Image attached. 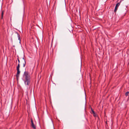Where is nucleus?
Masks as SVG:
<instances>
[{"label":"nucleus","mask_w":129,"mask_h":129,"mask_svg":"<svg viewBox=\"0 0 129 129\" xmlns=\"http://www.w3.org/2000/svg\"><path fill=\"white\" fill-rule=\"evenodd\" d=\"M23 76L25 79L30 78V76L27 71H25L24 72Z\"/></svg>","instance_id":"f257e3e1"},{"label":"nucleus","mask_w":129,"mask_h":129,"mask_svg":"<svg viewBox=\"0 0 129 129\" xmlns=\"http://www.w3.org/2000/svg\"><path fill=\"white\" fill-rule=\"evenodd\" d=\"M30 78L25 79L24 81L25 84L26 85H28L30 83Z\"/></svg>","instance_id":"f03ea898"},{"label":"nucleus","mask_w":129,"mask_h":129,"mask_svg":"<svg viewBox=\"0 0 129 129\" xmlns=\"http://www.w3.org/2000/svg\"><path fill=\"white\" fill-rule=\"evenodd\" d=\"M31 120V125L32 126V127H33V128L34 129H36V126L35 125H34L33 121V119L32 118H31L30 119Z\"/></svg>","instance_id":"7ed1b4c3"},{"label":"nucleus","mask_w":129,"mask_h":129,"mask_svg":"<svg viewBox=\"0 0 129 129\" xmlns=\"http://www.w3.org/2000/svg\"><path fill=\"white\" fill-rule=\"evenodd\" d=\"M120 4L119 3H117L116 5L115 9L114 11V12H116L117 10L118 7L120 5Z\"/></svg>","instance_id":"20e7f679"},{"label":"nucleus","mask_w":129,"mask_h":129,"mask_svg":"<svg viewBox=\"0 0 129 129\" xmlns=\"http://www.w3.org/2000/svg\"><path fill=\"white\" fill-rule=\"evenodd\" d=\"M17 72L16 75V78L17 80H18V78L19 77V75L20 73V71H19V70H17Z\"/></svg>","instance_id":"39448f33"},{"label":"nucleus","mask_w":129,"mask_h":129,"mask_svg":"<svg viewBox=\"0 0 129 129\" xmlns=\"http://www.w3.org/2000/svg\"><path fill=\"white\" fill-rule=\"evenodd\" d=\"M16 33L17 34V37L18 38V40H19L20 41V36L18 33L16 32Z\"/></svg>","instance_id":"423d86ee"},{"label":"nucleus","mask_w":129,"mask_h":129,"mask_svg":"<svg viewBox=\"0 0 129 129\" xmlns=\"http://www.w3.org/2000/svg\"><path fill=\"white\" fill-rule=\"evenodd\" d=\"M23 58L24 60V62L23 63V67H25V66L26 63V62L25 60V59H24V58Z\"/></svg>","instance_id":"0eeeda50"},{"label":"nucleus","mask_w":129,"mask_h":129,"mask_svg":"<svg viewBox=\"0 0 129 129\" xmlns=\"http://www.w3.org/2000/svg\"><path fill=\"white\" fill-rule=\"evenodd\" d=\"M20 66V64H18L17 66L16 67L17 70H19Z\"/></svg>","instance_id":"6e6552de"},{"label":"nucleus","mask_w":129,"mask_h":129,"mask_svg":"<svg viewBox=\"0 0 129 129\" xmlns=\"http://www.w3.org/2000/svg\"><path fill=\"white\" fill-rule=\"evenodd\" d=\"M4 11L3 10L2 11V13H1V19H3V15H4Z\"/></svg>","instance_id":"1a4fd4ad"},{"label":"nucleus","mask_w":129,"mask_h":129,"mask_svg":"<svg viewBox=\"0 0 129 129\" xmlns=\"http://www.w3.org/2000/svg\"><path fill=\"white\" fill-rule=\"evenodd\" d=\"M129 91H127V92H126L125 93V95L126 96H128L129 95Z\"/></svg>","instance_id":"9d476101"},{"label":"nucleus","mask_w":129,"mask_h":129,"mask_svg":"<svg viewBox=\"0 0 129 129\" xmlns=\"http://www.w3.org/2000/svg\"><path fill=\"white\" fill-rule=\"evenodd\" d=\"M93 116L94 117H96L97 116L96 114L95 113H93Z\"/></svg>","instance_id":"9b49d317"},{"label":"nucleus","mask_w":129,"mask_h":129,"mask_svg":"<svg viewBox=\"0 0 129 129\" xmlns=\"http://www.w3.org/2000/svg\"><path fill=\"white\" fill-rule=\"evenodd\" d=\"M17 60H18V64H20V60L19 59V58H17Z\"/></svg>","instance_id":"f8f14e48"},{"label":"nucleus","mask_w":129,"mask_h":129,"mask_svg":"<svg viewBox=\"0 0 129 129\" xmlns=\"http://www.w3.org/2000/svg\"><path fill=\"white\" fill-rule=\"evenodd\" d=\"M91 111H92V113H95V112H94V111L91 108Z\"/></svg>","instance_id":"ddd939ff"}]
</instances>
